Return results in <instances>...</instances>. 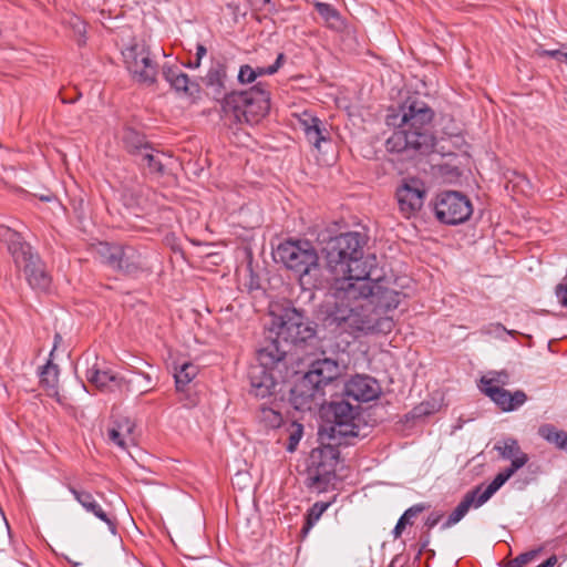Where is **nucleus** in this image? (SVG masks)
Instances as JSON below:
<instances>
[{"label":"nucleus","instance_id":"nucleus-1","mask_svg":"<svg viewBox=\"0 0 567 567\" xmlns=\"http://www.w3.org/2000/svg\"><path fill=\"white\" fill-rule=\"evenodd\" d=\"M364 236L340 234L326 248L328 271L336 280L333 293L322 306L327 326L350 334L389 333L394 327L388 312L396 309L401 293L383 288L375 255H363Z\"/></svg>","mask_w":567,"mask_h":567},{"label":"nucleus","instance_id":"nucleus-2","mask_svg":"<svg viewBox=\"0 0 567 567\" xmlns=\"http://www.w3.org/2000/svg\"><path fill=\"white\" fill-rule=\"evenodd\" d=\"M433 111L422 101H412L386 115V124L395 128L386 140V148L408 156L429 154L435 145L432 132Z\"/></svg>","mask_w":567,"mask_h":567},{"label":"nucleus","instance_id":"nucleus-3","mask_svg":"<svg viewBox=\"0 0 567 567\" xmlns=\"http://www.w3.org/2000/svg\"><path fill=\"white\" fill-rule=\"evenodd\" d=\"M204 81L213 97L223 101L224 112H233L239 122L257 124L269 112L270 92L261 82L247 91L227 93V68L221 62L212 64Z\"/></svg>","mask_w":567,"mask_h":567},{"label":"nucleus","instance_id":"nucleus-4","mask_svg":"<svg viewBox=\"0 0 567 567\" xmlns=\"http://www.w3.org/2000/svg\"><path fill=\"white\" fill-rule=\"evenodd\" d=\"M347 369L343 362L323 358L311 363L310 369L291 389L290 401L297 410H311L326 403V386Z\"/></svg>","mask_w":567,"mask_h":567},{"label":"nucleus","instance_id":"nucleus-5","mask_svg":"<svg viewBox=\"0 0 567 567\" xmlns=\"http://www.w3.org/2000/svg\"><path fill=\"white\" fill-rule=\"evenodd\" d=\"M290 348L269 332L265 344L257 351L258 367L250 371L251 393L257 398L270 395L276 386L271 370L282 364Z\"/></svg>","mask_w":567,"mask_h":567},{"label":"nucleus","instance_id":"nucleus-6","mask_svg":"<svg viewBox=\"0 0 567 567\" xmlns=\"http://www.w3.org/2000/svg\"><path fill=\"white\" fill-rule=\"evenodd\" d=\"M276 261L298 276L301 286H315L319 257L308 240H286L275 251Z\"/></svg>","mask_w":567,"mask_h":567},{"label":"nucleus","instance_id":"nucleus-7","mask_svg":"<svg viewBox=\"0 0 567 567\" xmlns=\"http://www.w3.org/2000/svg\"><path fill=\"white\" fill-rule=\"evenodd\" d=\"M269 332L289 348L306 342L315 336V329L305 315L296 308H284L280 313L271 312Z\"/></svg>","mask_w":567,"mask_h":567},{"label":"nucleus","instance_id":"nucleus-8","mask_svg":"<svg viewBox=\"0 0 567 567\" xmlns=\"http://www.w3.org/2000/svg\"><path fill=\"white\" fill-rule=\"evenodd\" d=\"M329 411L332 421L329 426L319 431L321 441L328 439L336 444H341V439L359 435V405H353L348 400L333 401L329 405Z\"/></svg>","mask_w":567,"mask_h":567},{"label":"nucleus","instance_id":"nucleus-9","mask_svg":"<svg viewBox=\"0 0 567 567\" xmlns=\"http://www.w3.org/2000/svg\"><path fill=\"white\" fill-rule=\"evenodd\" d=\"M122 55L127 71L136 82L155 83L158 64L145 41H134L122 50Z\"/></svg>","mask_w":567,"mask_h":567},{"label":"nucleus","instance_id":"nucleus-10","mask_svg":"<svg viewBox=\"0 0 567 567\" xmlns=\"http://www.w3.org/2000/svg\"><path fill=\"white\" fill-rule=\"evenodd\" d=\"M336 443L322 444L310 453L308 466V485L319 489L324 488L332 477L339 461V451Z\"/></svg>","mask_w":567,"mask_h":567},{"label":"nucleus","instance_id":"nucleus-11","mask_svg":"<svg viewBox=\"0 0 567 567\" xmlns=\"http://www.w3.org/2000/svg\"><path fill=\"white\" fill-rule=\"evenodd\" d=\"M434 210L436 218L447 225L464 223L473 212L470 199L454 190L437 195Z\"/></svg>","mask_w":567,"mask_h":567},{"label":"nucleus","instance_id":"nucleus-12","mask_svg":"<svg viewBox=\"0 0 567 567\" xmlns=\"http://www.w3.org/2000/svg\"><path fill=\"white\" fill-rule=\"evenodd\" d=\"M97 254L104 264L126 274H134L143 267L142 255L131 246L101 243Z\"/></svg>","mask_w":567,"mask_h":567},{"label":"nucleus","instance_id":"nucleus-13","mask_svg":"<svg viewBox=\"0 0 567 567\" xmlns=\"http://www.w3.org/2000/svg\"><path fill=\"white\" fill-rule=\"evenodd\" d=\"M85 377L90 384L104 393H127L133 391L132 380H126L118 375L109 369L105 363H100L97 358H94V362L87 365Z\"/></svg>","mask_w":567,"mask_h":567},{"label":"nucleus","instance_id":"nucleus-14","mask_svg":"<svg viewBox=\"0 0 567 567\" xmlns=\"http://www.w3.org/2000/svg\"><path fill=\"white\" fill-rule=\"evenodd\" d=\"M426 196L424 183L419 178L404 179L396 189V199L401 214L410 218L423 207Z\"/></svg>","mask_w":567,"mask_h":567},{"label":"nucleus","instance_id":"nucleus-15","mask_svg":"<svg viewBox=\"0 0 567 567\" xmlns=\"http://www.w3.org/2000/svg\"><path fill=\"white\" fill-rule=\"evenodd\" d=\"M343 393L355 402H369L379 398L381 386L373 377L357 374L346 382Z\"/></svg>","mask_w":567,"mask_h":567},{"label":"nucleus","instance_id":"nucleus-16","mask_svg":"<svg viewBox=\"0 0 567 567\" xmlns=\"http://www.w3.org/2000/svg\"><path fill=\"white\" fill-rule=\"evenodd\" d=\"M20 268L23 270L29 285L33 289L47 291L50 288L51 277L47 272L44 264L37 254L33 251L28 254Z\"/></svg>","mask_w":567,"mask_h":567},{"label":"nucleus","instance_id":"nucleus-17","mask_svg":"<svg viewBox=\"0 0 567 567\" xmlns=\"http://www.w3.org/2000/svg\"><path fill=\"white\" fill-rule=\"evenodd\" d=\"M481 390L505 412L518 409L527 400V395L522 390L512 393L502 386L491 384L488 386H481Z\"/></svg>","mask_w":567,"mask_h":567},{"label":"nucleus","instance_id":"nucleus-18","mask_svg":"<svg viewBox=\"0 0 567 567\" xmlns=\"http://www.w3.org/2000/svg\"><path fill=\"white\" fill-rule=\"evenodd\" d=\"M0 241L7 245L17 267H21L25 256L32 251L31 246L23 240L21 234L6 225H0Z\"/></svg>","mask_w":567,"mask_h":567},{"label":"nucleus","instance_id":"nucleus-19","mask_svg":"<svg viewBox=\"0 0 567 567\" xmlns=\"http://www.w3.org/2000/svg\"><path fill=\"white\" fill-rule=\"evenodd\" d=\"M69 491L72 493L74 498L81 504V506L87 512L93 514L96 518L104 522L111 533H116V525L114 520L107 515V513L102 508L101 504L94 498V496L87 491L76 489L72 485L68 486Z\"/></svg>","mask_w":567,"mask_h":567},{"label":"nucleus","instance_id":"nucleus-20","mask_svg":"<svg viewBox=\"0 0 567 567\" xmlns=\"http://www.w3.org/2000/svg\"><path fill=\"white\" fill-rule=\"evenodd\" d=\"M300 128L303 131L307 140L316 148H320V143L327 140L328 131L323 126L321 120L305 112L299 117Z\"/></svg>","mask_w":567,"mask_h":567},{"label":"nucleus","instance_id":"nucleus-21","mask_svg":"<svg viewBox=\"0 0 567 567\" xmlns=\"http://www.w3.org/2000/svg\"><path fill=\"white\" fill-rule=\"evenodd\" d=\"M163 76L176 92L194 95L198 92V85L189 81V78L177 65H163Z\"/></svg>","mask_w":567,"mask_h":567},{"label":"nucleus","instance_id":"nucleus-22","mask_svg":"<svg viewBox=\"0 0 567 567\" xmlns=\"http://www.w3.org/2000/svg\"><path fill=\"white\" fill-rule=\"evenodd\" d=\"M133 431L134 423L128 419H124L109 429V440L118 447L126 450L128 445L134 444Z\"/></svg>","mask_w":567,"mask_h":567},{"label":"nucleus","instance_id":"nucleus-23","mask_svg":"<svg viewBox=\"0 0 567 567\" xmlns=\"http://www.w3.org/2000/svg\"><path fill=\"white\" fill-rule=\"evenodd\" d=\"M483 486L478 485L475 488L468 491L463 499L460 502V504L455 507V509L451 513L446 522L442 525L443 529H447L452 527L453 525L457 524L470 511L472 506L480 507L481 505H477V495Z\"/></svg>","mask_w":567,"mask_h":567},{"label":"nucleus","instance_id":"nucleus-24","mask_svg":"<svg viewBox=\"0 0 567 567\" xmlns=\"http://www.w3.org/2000/svg\"><path fill=\"white\" fill-rule=\"evenodd\" d=\"M40 385L44 389L48 395L59 399L58 382L59 369L58 365L52 363L51 360L47 362L40 370Z\"/></svg>","mask_w":567,"mask_h":567},{"label":"nucleus","instance_id":"nucleus-25","mask_svg":"<svg viewBox=\"0 0 567 567\" xmlns=\"http://www.w3.org/2000/svg\"><path fill=\"white\" fill-rule=\"evenodd\" d=\"M164 158L166 157L163 153L151 146L143 151V154L137 158V161L138 164L144 169H147L150 174H162L165 167Z\"/></svg>","mask_w":567,"mask_h":567},{"label":"nucleus","instance_id":"nucleus-26","mask_svg":"<svg viewBox=\"0 0 567 567\" xmlns=\"http://www.w3.org/2000/svg\"><path fill=\"white\" fill-rule=\"evenodd\" d=\"M315 8L328 28L336 31H341L344 29V20L334 7L326 2L317 1L315 2Z\"/></svg>","mask_w":567,"mask_h":567},{"label":"nucleus","instance_id":"nucleus-27","mask_svg":"<svg viewBox=\"0 0 567 567\" xmlns=\"http://www.w3.org/2000/svg\"><path fill=\"white\" fill-rule=\"evenodd\" d=\"M122 141L126 150L137 158H140L146 147H151V145L145 141L144 135L133 128H126L123 132Z\"/></svg>","mask_w":567,"mask_h":567},{"label":"nucleus","instance_id":"nucleus-28","mask_svg":"<svg viewBox=\"0 0 567 567\" xmlns=\"http://www.w3.org/2000/svg\"><path fill=\"white\" fill-rule=\"evenodd\" d=\"M538 435L561 451L567 443V432L558 430L556 426L549 423H545L539 426Z\"/></svg>","mask_w":567,"mask_h":567},{"label":"nucleus","instance_id":"nucleus-29","mask_svg":"<svg viewBox=\"0 0 567 567\" xmlns=\"http://www.w3.org/2000/svg\"><path fill=\"white\" fill-rule=\"evenodd\" d=\"M495 450L505 460H512V458H517V457H519L522 455H527L526 453H524L520 450L517 440H515L513 437H507V439H505L503 441H499L495 445Z\"/></svg>","mask_w":567,"mask_h":567},{"label":"nucleus","instance_id":"nucleus-30","mask_svg":"<svg viewBox=\"0 0 567 567\" xmlns=\"http://www.w3.org/2000/svg\"><path fill=\"white\" fill-rule=\"evenodd\" d=\"M197 365L190 362L182 364L181 368L174 374L176 390L183 391L184 388L197 375Z\"/></svg>","mask_w":567,"mask_h":567},{"label":"nucleus","instance_id":"nucleus-31","mask_svg":"<svg viewBox=\"0 0 567 567\" xmlns=\"http://www.w3.org/2000/svg\"><path fill=\"white\" fill-rule=\"evenodd\" d=\"M507 481L502 472H499L484 491H480L477 505L485 504Z\"/></svg>","mask_w":567,"mask_h":567},{"label":"nucleus","instance_id":"nucleus-32","mask_svg":"<svg viewBox=\"0 0 567 567\" xmlns=\"http://www.w3.org/2000/svg\"><path fill=\"white\" fill-rule=\"evenodd\" d=\"M507 481L502 472H499L484 491H480L477 505L485 504Z\"/></svg>","mask_w":567,"mask_h":567},{"label":"nucleus","instance_id":"nucleus-33","mask_svg":"<svg viewBox=\"0 0 567 567\" xmlns=\"http://www.w3.org/2000/svg\"><path fill=\"white\" fill-rule=\"evenodd\" d=\"M329 505V503L317 502L311 506L307 514L306 524L302 527L303 534L309 533V530L315 526V524L320 519L322 514L327 511Z\"/></svg>","mask_w":567,"mask_h":567},{"label":"nucleus","instance_id":"nucleus-34","mask_svg":"<svg viewBox=\"0 0 567 567\" xmlns=\"http://www.w3.org/2000/svg\"><path fill=\"white\" fill-rule=\"evenodd\" d=\"M257 417L266 427L271 429L280 426L282 422L281 414L275 411L274 409L267 406H261L259 409Z\"/></svg>","mask_w":567,"mask_h":567},{"label":"nucleus","instance_id":"nucleus-35","mask_svg":"<svg viewBox=\"0 0 567 567\" xmlns=\"http://www.w3.org/2000/svg\"><path fill=\"white\" fill-rule=\"evenodd\" d=\"M424 505H414L412 507H410L409 509H406L404 512V514L400 517V519L398 520L395 527H394V536L395 537H399L403 529L405 528V526L408 524H410V519L414 516H416L419 513L423 512L424 511Z\"/></svg>","mask_w":567,"mask_h":567},{"label":"nucleus","instance_id":"nucleus-36","mask_svg":"<svg viewBox=\"0 0 567 567\" xmlns=\"http://www.w3.org/2000/svg\"><path fill=\"white\" fill-rule=\"evenodd\" d=\"M509 382V374L506 371L491 372L481 379L482 386L505 385Z\"/></svg>","mask_w":567,"mask_h":567},{"label":"nucleus","instance_id":"nucleus-37","mask_svg":"<svg viewBox=\"0 0 567 567\" xmlns=\"http://www.w3.org/2000/svg\"><path fill=\"white\" fill-rule=\"evenodd\" d=\"M288 431H289V437H288L289 442L287 445V451L293 452L302 437L303 429H302L301 424L292 422V423H290Z\"/></svg>","mask_w":567,"mask_h":567},{"label":"nucleus","instance_id":"nucleus-38","mask_svg":"<svg viewBox=\"0 0 567 567\" xmlns=\"http://www.w3.org/2000/svg\"><path fill=\"white\" fill-rule=\"evenodd\" d=\"M285 61L284 53H279L275 63L269 66H257L255 69L256 79L264 75H271L275 74L282 65Z\"/></svg>","mask_w":567,"mask_h":567},{"label":"nucleus","instance_id":"nucleus-39","mask_svg":"<svg viewBox=\"0 0 567 567\" xmlns=\"http://www.w3.org/2000/svg\"><path fill=\"white\" fill-rule=\"evenodd\" d=\"M542 549H534L518 555L516 558L509 561L508 567H523L529 561L534 560Z\"/></svg>","mask_w":567,"mask_h":567},{"label":"nucleus","instance_id":"nucleus-40","mask_svg":"<svg viewBox=\"0 0 567 567\" xmlns=\"http://www.w3.org/2000/svg\"><path fill=\"white\" fill-rule=\"evenodd\" d=\"M237 80L240 84H249L256 81L255 69L249 64L239 68Z\"/></svg>","mask_w":567,"mask_h":567},{"label":"nucleus","instance_id":"nucleus-41","mask_svg":"<svg viewBox=\"0 0 567 567\" xmlns=\"http://www.w3.org/2000/svg\"><path fill=\"white\" fill-rule=\"evenodd\" d=\"M556 296L561 306L567 307V276L556 287Z\"/></svg>","mask_w":567,"mask_h":567},{"label":"nucleus","instance_id":"nucleus-42","mask_svg":"<svg viewBox=\"0 0 567 567\" xmlns=\"http://www.w3.org/2000/svg\"><path fill=\"white\" fill-rule=\"evenodd\" d=\"M529 457L528 455H522L517 458H512L509 470H512L514 473H516L519 468H522L526 463L528 462Z\"/></svg>","mask_w":567,"mask_h":567},{"label":"nucleus","instance_id":"nucleus-43","mask_svg":"<svg viewBox=\"0 0 567 567\" xmlns=\"http://www.w3.org/2000/svg\"><path fill=\"white\" fill-rule=\"evenodd\" d=\"M506 332L507 334L514 336L516 331L514 330H507L503 324L501 323H493L489 324L486 329L487 333H498V332Z\"/></svg>","mask_w":567,"mask_h":567},{"label":"nucleus","instance_id":"nucleus-44","mask_svg":"<svg viewBox=\"0 0 567 567\" xmlns=\"http://www.w3.org/2000/svg\"><path fill=\"white\" fill-rule=\"evenodd\" d=\"M442 517H443L442 513H439V512L431 513L426 518L425 525L427 526V528L431 529L440 523Z\"/></svg>","mask_w":567,"mask_h":567},{"label":"nucleus","instance_id":"nucleus-45","mask_svg":"<svg viewBox=\"0 0 567 567\" xmlns=\"http://www.w3.org/2000/svg\"><path fill=\"white\" fill-rule=\"evenodd\" d=\"M207 50L203 44H198L196 48V61L194 63L195 68H198L200 64V60L206 55Z\"/></svg>","mask_w":567,"mask_h":567},{"label":"nucleus","instance_id":"nucleus-46","mask_svg":"<svg viewBox=\"0 0 567 567\" xmlns=\"http://www.w3.org/2000/svg\"><path fill=\"white\" fill-rule=\"evenodd\" d=\"M140 375L145 381V384L138 386V389L141 390V393L143 394V393L150 392L152 390V388L150 386V384H151V377H150V374H147V373H140Z\"/></svg>","mask_w":567,"mask_h":567},{"label":"nucleus","instance_id":"nucleus-47","mask_svg":"<svg viewBox=\"0 0 567 567\" xmlns=\"http://www.w3.org/2000/svg\"><path fill=\"white\" fill-rule=\"evenodd\" d=\"M539 54L542 56H550L558 60L560 55V50H542Z\"/></svg>","mask_w":567,"mask_h":567},{"label":"nucleus","instance_id":"nucleus-48","mask_svg":"<svg viewBox=\"0 0 567 567\" xmlns=\"http://www.w3.org/2000/svg\"><path fill=\"white\" fill-rule=\"evenodd\" d=\"M39 199L42 202H51L54 199V196L52 193L42 194L39 196Z\"/></svg>","mask_w":567,"mask_h":567},{"label":"nucleus","instance_id":"nucleus-49","mask_svg":"<svg viewBox=\"0 0 567 567\" xmlns=\"http://www.w3.org/2000/svg\"><path fill=\"white\" fill-rule=\"evenodd\" d=\"M502 474H503L507 480H509V478H511L515 473H514L512 470H509V468L507 467V468H505L504 471H502Z\"/></svg>","mask_w":567,"mask_h":567},{"label":"nucleus","instance_id":"nucleus-50","mask_svg":"<svg viewBox=\"0 0 567 567\" xmlns=\"http://www.w3.org/2000/svg\"><path fill=\"white\" fill-rule=\"evenodd\" d=\"M557 61L564 62V63L567 64V52L560 51V55H559V59Z\"/></svg>","mask_w":567,"mask_h":567},{"label":"nucleus","instance_id":"nucleus-51","mask_svg":"<svg viewBox=\"0 0 567 567\" xmlns=\"http://www.w3.org/2000/svg\"><path fill=\"white\" fill-rule=\"evenodd\" d=\"M60 339H61V337H60V336H55V342H56L58 340H60ZM55 348H56V343L54 344L53 349H55ZM53 351H54V350H52V351H51V354L53 353Z\"/></svg>","mask_w":567,"mask_h":567}]
</instances>
